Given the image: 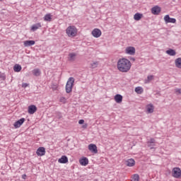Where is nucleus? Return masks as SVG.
Wrapping results in <instances>:
<instances>
[{"label":"nucleus","mask_w":181,"mask_h":181,"mask_svg":"<svg viewBox=\"0 0 181 181\" xmlns=\"http://www.w3.org/2000/svg\"><path fill=\"white\" fill-rule=\"evenodd\" d=\"M1 78H3V80H5L6 77L3 75V77H1Z\"/></svg>","instance_id":"obj_39"},{"label":"nucleus","mask_w":181,"mask_h":181,"mask_svg":"<svg viewBox=\"0 0 181 181\" xmlns=\"http://www.w3.org/2000/svg\"><path fill=\"white\" fill-rule=\"evenodd\" d=\"M21 70H22V66L19 65V64H16L14 66H13V71L16 72V73H19V71H21Z\"/></svg>","instance_id":"obj_22"},{"label":"nucleus","mask_w":181,"mask_h":181,"mask_svg":"<svg viewBox=\"0 0 181 181\" xmlns=\"http://www.w3.org/2000/svg\"><path fill=\"white\" fill-rule=\"evenodd\" d=\"M175 93H177L178 94H181V89L176 88L175 89Z\"/></svg>","instance_id":"obj_35"},{"label":"nucleus","mask_w":181,"mask_h":181,"mask_svg":"<svg viewBox=\"0 0 181 181\" xmlns=\"http://www.w3.org/2000/svg\"><path fill=\"white\" fill-rule=\"evenodd\" d=\"M91 69H97L98 67V62H95L92 64H90Z\"/></svg>","instance_id":"obj_30"},{"label":"nucleus","mask_w":181,"mask_h":181,"mask_svg":"<svg viewBox=\"0 0 181 181\" xmlns=\"http://www.w3.org/2000/svg\"><path fill=\"white\" fill-rule=\"evenodd\" d=\"M66 35L69 37H74L77 35V28L75 26H69L66 28Z\"/></svg>","instance_id":"obj_3"},{"label":"nucleus","mask_w":181,"mask_h":181,"mask_svg":"<svg viewBox=\"0 0 181 181\" xmlns=\"http://www.w3.org/2000/svg\"><path fill=\"white\" fill-rule=\"evenodd\" d=\"M132 181H139V175L134 174Z\"/></svg>","instance_id":"obj_31"},{"label":"nucleus","mask_w":181,"mask_h":181,"mask_svg":"<svg viewBox=\"0 0 181 181\" xmlns=\"http://www.w3.org/2000/svg\"><path fill=\"white\" fill-rule=\"evenodd\" d=\"M175 64L177 67V69H181V58H177L175 61Z\"/></svg>","instance_id":"obj_21"},{"label":"nucleus","mask_w":181,"mask_h":181,"mask_svg":"<svg viewBox=\"0 0 181 181\" xmlns=\"http://www.w3.org/2000/svg\"><path fill=\"white\" fill-rule=\"evenodd\" d=\"M134 90L137 94H142L144 93V88L141 86L136 87Z\"/></svg>","instance_id":"obj_26"},{"label":"nucleus","mask_w":181,"mask_h":181,"mask_svg":"<svg viewBox=\"0 0 181 181\" xmlns=\"http://www.w3.org/2000/svg\"><path fill=\"white\" fill-rule=\"evenodd\" d=\"M160 7L156 6L151 8V13H153V15H159V13H160Z\"/></svg>","instance_id":"obj_11"},{"label":"nucleus","mask_w":181,"mask_h":181,"mask_svg":"<svg viewBox=\"0 0 181 181\" xmlns=\"http://www.w3.org/2000/svg\"><path fill=\"white\" fill-rule=\"evenodd\" d=\"M0 1H3V0H0Z\"/></svg>","instance_id":"obj_42"},{"label":"nucleus","mask_w":181,"mask_h":181,"mask_svg":"<svg viewBox=\"0 0 181 181\" xmlns=\"http://www.w3.org/2000/svg\"><path fill=\"white\" fill-rule=\"evenodd\" d=\"M44 21L46 22H52V15H50V13L46 14L44 16Z\"/></svg>","instance_id":"obj_24"},{"label":"nucleus","mask_w":181,"mask_h":181,"mask_svg":"<svg viewBox=\"0 0 181 181\" xmlns=\"http://www.w3.org/2000/svg\"><path fill=\"white\" fill-rule=\"evenodd\" d=\"M33 74L34 76H36V77L39 76V75L40 74V70L38 69L33 70Z\"/></svg>","instance_id":"obj_29"},{"label":"nucleus","mask_w":181,"mask_h":181,"mask_svg":"<svg viewBox=\"0 0 181 181\" xmlns=\"http://www.w3.org/2000/svg\"><path fill=\"white\" fill-rule=\"evenodd\" d=\"M59 163H67L69 162V158L66 156H62L59 160Z\"/></svg>","instance_id":"obj_20"},{"label":"nucleus","mask_w":181,"mask_h":181,"mask_svg":"<svg viewBox=\"0 0 181 181\" xmlns=\"http://www.w3.org/2000/svg\"><path fill=\"white\" fill-rule=\"evenodd\" d=\"M164 21L165 23H176V18H170L169 15L164 16Z\"/></svg>","instance_id":"obj_5"},{"label":"nucleus","mask_w":181,"mask_h":181,"mask_svg":"<svg viewBox=\"0 0 181 181\" xmlns=\"http://www.w3.org/2000/svg\"><path fill=\"white\" fill-rule=\"evenodd\" d=\"M79 163H81L82 166H87V165H88V158L86 157L81 158L79 160Z\"/></svg>","instance_id":"obj_17"},{"label":"nucleus","mask_w":181,"mask_h":181,"mask_svg":"<svg viewBox=\"0 0 181 181\" xmlns=\"http://www.w3.org/2000/svg\"><path fill=\"white\" fill-rule=\"evenodd\" d=\"M146 110L148 114H152V112H153V110H155V107H153V104L150 103L146 105Z\"/></svg>","instance_id":"obj_15"},{"label":"nucleus","mask_w":181,"mask_h":181,"mask_svg":"<svg viewBox=\"0 0 181 181\" xmlns=\"http://www.w3.org/2000/svg\"><path fill=\"white\" fill-rule=\"evenodd\" d=\"M28 86H29V84L24 83L22 84V87H23L24 88H26V87H28Z\"/></svg>","instance_id":"obj_34"},{"label":"nucleus","mask_w":181,"mask_h":181,"mask_svg":"<svg viewBox=\"0 0 181 181\" xmlns=\"http://www.w3.org/2000/svg\"><path fill=\"white\" fill-rule=\"evenodd\" d=\"M115 101L117 103V104H121V103H122V95L119 94L115 95Z\"/></svg>","instance_id":"obj_19"},{"label":"nucleus","mask_w":181,"mask_h":181,"mask_svg":"<svg viewBox=\"0 0 181 181\" xmlns=\"http://www.w3.org/2000/svg\"><path fill=\"white\" fill-rule=\"evenodd\" d=\"M74 86V77H70L67 82H66V93H67V94L71 93V91H73V86Z\"/></svg>","instance_id":"obj_2"},{"label":"nucleus","mask_w":181,"mask_h":181,"mask_svg":"<svg viewBox=\"0 0 181 181\" xmlns=\"http://www.w3.org/2000/svg\"><path fill=\"white\" fill-rule=\"evenodd\" d=\"M173 176L175 177V179H179L181 177V170L179 168H174L173 169Z\"/></svg>","instance_id":"obj_4"},{"label":"nucleus","mask_w":181,"mask_h":181,"mask_svg":"<svg viewBox=\"0 0 181 181\" xmlns=\"http://www.w3.org/2000/svg\"><path fill=\"white\" fill-rule=\"evenodd\" d=\"M155 139L151 138L150 139V141H147V146H148V148H150V149H153V146H155Z\"/></svg>","instance_id":"obj_14"},{"label":"nucleus","mask_w":181,"mask_h":181,"mask_svg":"<svg viewBox=\"0 0 181 181\" xmlns=\"http://www.w3.org/2000/svg\"><path fill=\"white\" fill-rule=\"evenodd\" d=\"M78 124H79L80 125H83V124H84V119H80V120L78 121Z\"/></svg>","instance_id":"obj_33"},{"label":"nucleus","mask_w":181,"mask_h":181,"mask_svg":"<svg viewBox=\"0 0 181 181\" xmlns=\"http://www.w3.org/2000/svg\"><path fill=\"white\" fill-rule=\"evenodd\" d=\"M131 61L125 58L119 59L117 62V69L122 73H127L131 70Z\"/></svg>","instance_id":"obj_1"},{"label":"nucleus","mask_w":181,"mask_h":181,"mask_svg":"<svg viewBox=\"0 0 181 181\" xmlns=\"http://www.w3.org/2000/svg\"><path fill=\"white\" fill-rule=\"evenodd\" d=\"M142 16H143L142 14H141L139 13H136L134 16V21H141V19H142Z\"/></svg>","instance_id":"obj_23"},{"label":"nucleus","mask_w":181,"mask_h":181,"mask_svg":"<svg viewBox=\"0 0 181 181\" xmlns=\"http://www.w3.org/2000/svg\"><path fill=\"white\" fill-rule=\"evenodd\" d=\"M126 53L127 54H131V55L135 54V47H129L126 48Z\"/></svg>","instance_id":"obj_12"},{"label":"nucleus","mask_w":181,"mask_h":181,"mask_svg":"<svg viewBox=\"0 0 181 181\" xmlns=\"http://www.w3.org/2000/svg\"><path fill=\"white\" fill-rule=\"evenodd\" d=\"M92 36H93V37H100V36H101V30L98 29V28H95L92 30Z\"/></svg>","instance_id":"obj_6"},{"label":"nucleus","mask_w":181,"mask_h":181,"mask_svg":"<svg viewBox=\"0 0 181 181\" xmlns=\"http://www.w3.org/2000/svg\"><path fill=\"white\" fill-rule=\"evenodd\" d=\"M26 177H27L26 174H24L22 175V179H24V180H26Z\"/></svg>","instance_id":"obj_37"},{"label":"nucleus","mask_w":181,"mask_h":181,"mask_svg":"<svg viewBox=\"0 0 181 181\" xmlns=\"http://www.w3.org/2000/svg\"><path fill=\"white\" fill-rule=\"evenodd\" d=\"M167 54H169V56H176V51H175L173 49H170L166 51Z\"/></svg>","instance_id":"obj_25"},{"label":"nucleus","mask_w":181,"mask_h":181,"mask_svg":"<svg viewBox=\"0 0 181 181\" xmlns=\"http://www.w3.org/2000/svg\"><path fill=\"white\" fill-rule=\"evenodd\" d=\"M25 121H26V119L23 117L18 119V121L14 122V124H13L14 127L15 128H21V127H22V124H23V122H25Z\"/></svg>","instance_id":"obj_7"},{"label":"nucleus","mask_w":181,"mask_h":181,"mask_svg":"<svg viewBox=\"0 0 181 181\" xmlns=\"http://www.w3.org/2000/svg\"><path fill=\"white\" fill-rule=\"evenodd\" d=\"M126 165L129 168H132V166H135V160H134V158L128 159L127 160H126Z\"/></svg>","instance_id":"obj_13"},{"label":"nucleus","mask_w":181,"mask_h":181,"mask_svg":"<svg viewBox=\"0 0 181 181\" xmlns=\"http://www.w3.org/2000/svg\"><path fill=\"white\" fill-rule=\"evenodd\" d=\"M62 113H60V112H58L57 113V118H59V119H60V118H62Z\"/></svg>","instance_id":"obj_36"},{"label":"nucleus","mask_w":181,"mask_h":181,"mask_svg":"<svg viewBox=\"0 0 181 181\" xmlns=\"http://www.w3.org/2000/svg\"><path fill=\"white\" fill-rule=\"evenodd\" d=\"M60 102H61V103H63L64 104V103H66V98L62 97V98H60Z\"/></svg>","instance_id":"obj_32"},{"label":"nucleus","mask_w":181,"mask_h":181,"mask_svg":"<svg viewBox=\"0 0 181 181\" xmlns=\"http://www.w3.org/2000/svg\"><path fill=\"white\" fill-rule=\"evenodd\" d=\"M131 60H132L133 62H135V58H132Z\"/></svg>","instance_id":"obj_41"},{"label":"nucleus","mask_w":181,"mask_h":181,"mask_svg":"<svg viewBox=\"0 0 181 181\" xmlns=\"http://www.w3.org/2000/svg\"><path fill=\"white\" fill-rule=\"evenodd\" d=\"M35 43V40H26V41H24V46L25 47H29L30 46H33Z\"/></svg>","instance_id":"obj_18"},{"label":"nucleus","mask_w":181,"mask_h":181,"mask_svg":"<svg viewBox=\"0 0 181 181\" xmlns=\"http://www.w3.org/2000/svg\"><path fill=\"white\" fill-rule=\"evenodd\" d=\"M1 77H4V74H2V72H0V78Z\"/></svg>","instance_id":"obj_38"},{"label":"nucleus","mask_w":181,"mask_h":181,"mask_svg":"<svg viewBox=\"0 0 181 181\" xmlns=\"http://www.w3.org/2000/svg\"><path fill=\"white\" fill-rule=\"evenodd\" d=\"M152 80H153V75L148 76L147 79L145 80V83L148 84V83H151V81H152Z\"/></svg>","instance_id":"obj_27"},{"label":"nucleus","mask_w":181,"mask_h":181,"mask_svg":"<svg viewBox=\"0 0 181 181\" xmlns=\"http://www.w3.org/2000/svg\"><path fill=\"white\" fill-rule=\"evenodd\" d=\"M40 28H42V24H40V23H35L32 25L31 30H33V32H36V30H37V29H40Z\"/></svg>","instance_id":"obj_16"},{"label":"nucleus","mask_w":181,"mask_h":181,"mask_svg":"<svg viewBox=\"0 0 181 181\" xmlns=\"http://www.w3.org/2000/svg\"><path fill=\"white\" fill-rule=\"evenodd\" d=\"M83 128H87V124L83 125Z\"/></svg>","instance_id":"obj_40"},{"label":"nucleus","mask_w":181,"mask_h":181,"mask_svg":"<svg viewBox=\"0 0 181 181\" xmlns=\"http://www.w3.org/2000/svg\"><path fill=\"white\" fill-rule=\"evenodd\" d=\"M37 156H43L46 153V148L45 147H39L36 151Z\"/></svg>","instance_id":"obj_9"},{"label":"nucleus","mask_w":181,"mask_h":181,"mask_svg":"<svg viewBox=\"0 0 181 181\" xmlns=\"http://www.w3.org/2000/svg\"><path fill=\"white\" fill-rule=\"evenodd\" d=\"M36 111H37V107H36V105H31L28 106V114H30V115L35 114Z\"/></svg>","instance_id":"obj_10"},{"label":"nucleus","mask_w":181,"mask_h":181,"mask_svg":"<svg viewBox=\"0 0 181 181\" xmlns=\"http://www.w3.org/2000/svg\"><path fill=\"white\" fill-rule=\"evenodd\" d=\"M88 150L92 153H98V150L97 149V146L95 144H90L88 145Z\"/></svg>","instance_id":"obj_8"},{"label":"nucleus","mask_w":181,"mask_h":181,"mask_svg":"<svg viewBox=\"0 0 181 181\" xmlns=\"http://www.w3.org/2000/svg\"><path fill=\"white\" fill-rule=\"evenodd\" d=\"M69 56L70 62H74V60L76 59V56H77V54H76L75 53H71L69 54Z\"/></svg>","instance_id":"obj_28"}]
</instances>
